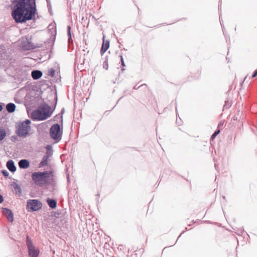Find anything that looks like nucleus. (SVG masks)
I'll list each match as a JSON object with an SVG mask.
<instances>
[{"label": "nucleus", "mask_w": 257, "mask_h": 257, "mask_svg": "<svg viewBox=\"0 0 257 257\" xmlns=\"http://www.w3.org/2000/svg\"><path fill=\"white\" fill-rule=\"evenodd\" d=\"M6 136V131L4 129L0 128V141L3 140Z\"/></svg>", "instance_id": "obj_17"}, {"label": "nucleus", "mask_w": 257, "mask_h": 257, "mask_svg": "<svg viewBox=\"0 0 257 257\" xmlns=\"http://www.w3.org/2000/svg\"><path fill=\"white\" fill-rule=\"evenodd\" d=\"M12 17L16 23L32 20L36 12L35 0H14Z\"/></svg>", "instance_id": "obj_1"}, {"label": "nucleus", "mask_w": 257, "mask_h": 257, "mask_svg": "<svg viewBox=\"0 0 257 257\" xmlns=\"http://www.w3.org/2000/svg\"><path fill=\"white\" fill-rule=\"evenodd\" d=\"M120 61H121V65L123 66H125V64H124V62L123 61V59L122 56L121 55V56H120Z\"/></svg>", "instance_id": "obj_22"}, {"label": "nucleus", "mask_w": 257, "mask_h": 257, "mask_svg": "<svg viewBox=\"0 0 257 257\" xmlns=\"http://www.w3.org/2000/svg\"><path fill=\"white\" fill-rule=\"evenodd\" d=\"M30 123L31 121L28 119L19 123L17 127V134L19 137H26L29 134Z\"/></svg>", "instance_id": "obj_4"}, {"label": "nucleus", "mask_w": 257, "mask_h": 257, "mask_svg": "<svg viewBox=\"0 0 257 257\" xmlns=\"http://www.w3.org/2000/svg\"><path fill=\"white\" fill-rule=\"evenodd\" d=\"M55 71L53 68H50L48 70L47 74L51 77H53L55 75Z\"/></svg>", "instance_id": "obj_18"}, {"label": "nucleus", "mask_w": 257, "mask_h": 257, "mask_svg": "<svg viewBox=\"0 0 257 257\" xmlns=\"http://www.w3.org/2000/svg\"><path fill=\"white\" fill-rule=\"evenodd\" d=\"M57 101V97H54L51 104L44 102L41 104L39 109L32 112V118L34 120H43L50 117L55 108Z\"/></svg>", "instance_id": "obj_2"}, {"label": "nucleus", "mask_w": 257, "mask_h": 257, "mask_svg": "<svg viewBox=\"0 0 257 257\" xmlns=\"http://www.w3.org/2000/svg\"><path fill=\"white\" fill-rule=\"evenodd\" d=\"M31 75H32V78L34 79L37 80V79H38L39 78H40L42 76V73L40 70H34L32 72Z\"/></svg>", "instance_id": "obj_12"}, {"label": "nucleus", "mask_w": 257, "mask_h": 257, "mask_svg": "<svg viewBox=\"0 0 257 257\" xmlns=\"http://www.w3.org/2000/svg\"><path fill=\"white\" fill-rule=\"evenodd\" d=\"M2 173H3V175L4 176H8L9 174H8V172L7 171H5V170L3 171Z\"/></svg>", "instance_id": "obj_23"}, {"label": "nucleus", "mask_w": 257, "mask_h": 257, "mask_svg": "<svg viewBox=\"0 0 257 257\" xmlns=\"http://www.w3.org/2000/svg\"><path fill=\"white\" fill-rule=\"evenodd\" d=\"M48 157L47 156H45L43 157L42 161L39 164V167H42L45 166L48 164Z\"/></svg>", "instance_id": "obj_16"}, {"label": "nucleus", "mask_w": 257, "mask_h": 257, "mask_svg": "<svg viewBox=\"0 0 257 257\" xmlns=\"http://www.w3.org/2000/svg\"><path fill=\"white\" fill-rule=\"evenodd\" d=\"M257 76V69L254 72L252 75V78L255 77Z\"/></svg>", "instance_id": "obj_24"}, {"label": "nucleus", "mask_w": 257, "mask_h": 257, "mask_svg": "<svg viewBox=\"0 0 257 257\" xmlns=\"http://www.w3.org/2000/svg\"><path fill=\"white\" fill-rule=\"evenodd\" d=\"M7 167L8 169L12 172H14L16 170V167H15L14 163L12 160H10L7 162Z\"/></svg>", "instance_id": "obj_13"}, {"label": "nucleus", "mask_w": 257, "mask_h": 257, "mask_svg": "<svg viewBox=\"0 0 257 257\" xmlns=\"http://www.w3.org/2000/svg\"><path fill=\"white\" fill-rule=\"evenodd\" d=\"M7 110L9 112H13L15 110L16 106L13 103H8L6 106Z\"/></svg>", "instance_id": "obj_14"}, {"label": "nucleus", "mask_w": 257, "mask_h": 257, "mask_svg": "<svg viewBox=\"0 0 257 257\" xmlns=\"http://www.w3.org/2000/svg\"><path fill=\"white\" fill-rule=\"evenodd\" d=\"M3 109L2 105H0V111Z\"/></svg>", "instance_id": "obj_26"}, {"label": "nucleus", "mask_w": 257, "mask_h": 257, "mask_svg": "<svg viewBox=\"0 0 257 257\" xmlns=\"http://www.w3.org/2000/svg\"><path fill=\"white\" fill-rule=\"evenodd\" d=\"M19 165L21 168L26 169L29 167L30 163L27 160L23 159L20 161Z\"/></svg>", "instance_id": "obj_10"}, {"label": "nucleus", "mask_w": 257, "mask_h": 257, "mask_svg": "<svg viewBox=\"0 0 257 257\" xmlns=\"http://www.w3.org/2000/svg\"><path fill=\"white\" fill-rule=\"evenodd\" d=\"M70 30H71V27L70 26H68L67 27V32H68V35L69 37V41H70V39H71V38Z\"/></svg>", "instance_id": "obj_20"}, {"label": "nucleus", "mask_w": 257, "mask_h": 257, "mask_svg": "<svg viewBox=\"0 0 257 257\" xmlns=\"http://www.w3.org/2000/svg\"><path fill=\"white\" fill-rule=\"evenodd\" d=\"M41 207L42 204L37 200H30L27 202V208L29 211H37Z\"/></svg>", "instance_id": "obj_8"}, {"label": "nucleus", "mask_w": 257, "mask_h": 257, "mask_svg": "<svg viewBox=\"0 0 257 257\" xmlns=\"http://www.w3.org/2000/svg\"><path fill=\"white\" fill-rule=\"evenodd\" d=\"M4 201L3 196L0 194V203H2Z\"/></svg>", "instance_id": "obj_25"}, {"label": "nucleus", "mask_w": 257, "mask_h": 257, "mask_svg": "<svg viewBox=\"0 0 257 257\" xmlns=\"http://www.w3.org/2000/svg\"><path fill=\"white\" fill-rule=\"evenodd\" d=\"M50 134L53 139L56 140L60 139L62 135V132L60 131L59 124L57 123L52 125L50 130Z\"/></svg>", "instance_id": "obj_7"}, {"label": "nucleus", "mask_w": 257, "mask_h": 257, "mask_svg": "<svg viewBox=\"0 0 257 257\" xmlns=\"http://www.w3.org/2000/svg\"><path fill=\"white\" fill-rule=\"evenodd\" d=\"M27 245L28 246L30 256L37 257L39 254V250L35 248L29 236H27Z\"/></svg>", "instance_id": "obj_6"}, {"label": "nucleus", "mask_w": 257, "mask_h": 257, "mask_svg": "<svg viewBox=\"0 0 257 257\" xmlns=\"http://www.w3.org/2000/svg\"><path fill=\"white\" fill-rule=\"evenodd\" d=\"M109 46V42L107 41L104 42V37H103V42L100 50V53L102 55L103 54L106 50L108 49Z\"/></svg>", "instance_id": "obj_11"}, {"label": "nucleus", "mask_w": 257, "mask_h": 257, "mask_svg": "<svg viewBox=\"0 0 257 257\" xmlns=\"http://www.w3.org/2000/svg\"><path fill=\"white\" fill-rule=\"evenodd\" d=\"M47 202L49 205V206L52 208H55L57 205V202L53 199H48L47 200Z\"/></svg>", "instance_id": "obj_15"}, {"label": "nucleus", "mask_w": 257, "mask_h": 257, "mask_svg": "<svg viewBox=\"0 0 257 257\" xmlns=\"http://www.w3.org/2000/svg\"><path fill=\"white\" fill-rule=\"evenodd\" d=\"M52 174L50 171L36 172L32 175V180L36 184L42 186L48 183L52 176Z\"/></svg>", "instance_id": "obj_3"}, {"label": "nucleus", "mask_w": 257, "mask_h": 257, "mask_svg": "<svg viewBox=\"0 0 257 257\" xmlns=\"http://www.w3.org/2000/svg\"><path fill=\"white\" fill-rule=\"evenodd\" d=\"M3 213L10 222H13L14 215L12 211L10 209L8 208H3Z\"/></svg>", "instance_id": "obj_9"}, {"label": "nucleus", "mask_w": 257, "mask_h": 257, "mask_svg": "<svg viewBox=\"0 0 257 257\" xmlns=\"http://www.w3.org/2000/svg\"><path fill=\"white\" fill-rule=\"evenodd\" d=\"M220 131L218 130L214 133V134L211 136V139L213 140L214 139L216 136L219 133Z\"/></svg>", "instance_id": "obj_21"}, {"label": "nucleus", "mask_w": 257, "mask_h": 257, "mask_svg": "<svg viewBox=\"0 0 257 257\" xmlns=\"http://www.w3.org/2000/svg\"><path fill=\"white\" fill-rule=\"evenodd\" d=\"M103 67L105 70H108V58L107 57H105V59L103 63Z\"/></svg>", "instance_id": "obj_19"}, {"label": "nucleus", "mask_w": 257, "mask_h": 257, "mask_svg": "<svg viewBox=\"0 0 257 257\" xmlns=\"http://www.w3.org/2000/svg\"><path fill=\"white\" fill-rule=\"evenodd\" d=\"M20 46L24 50H31L36 47L32 42V38L29 36L22 38L20 40Z\"/></svg>", "instance_id": "obj_5"}]
</instances>
